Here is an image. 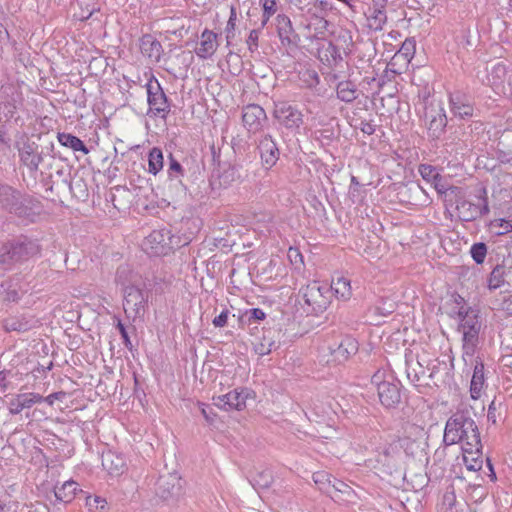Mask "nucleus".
<instances>
[{
    "label": "nucleus",
    "instance_id": "obj_55",
    "mask_svg": "<svg viewBox=\"0 0 512 512\" xmlns=\"http://www.w3.org/2000/svg\"><path fill=\"white\" fill-rule=\"evenodd\" d=\"M491 228L495 229L497 235H504L512 231V224L505 219H495L490 223Z\"/></svg>",
    "mask_w": 512,
    "mask_h": 512
},
{
    "label": "nucleus",
    "instance_id": "obj_26",
    "mask_svg": "<svg viewBox=\"0 0 512 512\" xmlns=\"http://www.w3.org/2000/svg\"><path fill=\"white\" fill-rule=\"evenodd\" d=\"M130 303L134 302L135 317L134 321L138 318L142 319L145 313V304L148 299V291L136 285H130Z\"/></svg>",
    "mask_w": 512,
    "mask_h": 512
},
{
    "label": "nucleus",
    "instance_id": "obj_36",
    "mask_svg": "<svg viewBox=\"0 0 512 512\" xmlns=\"http://www.w3.org/2000/svg\"><path fill=\"white\" fill-rule=\"evenodd\" d=\"M355 51H357V68L365 69L370 65L376 49L371 43H363L356 47Z\"/></svg>",
    "mask_w": 512,
    "mask_h": 512
},
{
    "label": "nucleus",
    "instance_id": "obj_60",
    "mask_svg": "<svg viewBox=\"0 0 512 512\" xmlns=\"http://www.w3.org/2000/svg\"><path fill=\"white\" fill-rule=\"evenodd\" d=\"M106 504V500L101 498L100 496H88L86 498V505L89 507L90 510L95 508L102 511L105 509Z\"/></svg>",
    "mask_w": 512,
    "mask_h": 512
},
{
    "label": "nucleus",
    "instance_id": "obj_64",
    "mask_svg": "<svg viewBox=\"0 0 512 512\" xmlns=\"http://www.w3.org/2000/svg\"><path fill=\"white\" fill-rule=\"evenodd\" d=\"M463 332V342H477L479 339L480 329L472 328L469 330H462Z\"/></svg>",
    "mask_w": 512,
    "mask_h": 512
},
{
    "label": "nucleus",
    "instance_id": "obj_51",
    "mask_svg": "<svg viewBox=\"0 0 512 512\" xmlns=\"http://www.w3.org/2000/svg\"><path fill=\"white\" fill-rule=\"evenodd\" d=\"M115 281L117 285L121 287V291L123 293V298L126 299V290L128 288V267L125 265H121L116 272Z\"/></svg>",
    "mask_w": 512,
    "mask_h": 512
},
{
    "label": "nucleus",
    "instance_id": "obj_48",
    "mask_svg": "<svg viewBox=\"0 0 512 512\" xmlns=\"http://www.w3.org/2000/svg\"><path fill=\"white\" fill-rule=\"evenodd\" d=\"M431 184L439 194H445L446 196H457L461 190L459 187L456 186H448L443 180L441 174L439 175V181L435 180Z\"/></svg>",
    "mask_w": 512,
    "mask_h": 512
},
{
    "label": "nucleus",
    "instance_id": "obj_27",
    "mask_svg": "<svg viewBox=\"0 0 512 512\" xmlns=\"http://www.w3.org/2000/svg\"><path fill=\"white\" fill-rule=\"evenodd\" d=\"M102 466L111 476H120L125 470V460L120 455L108 452L102 457Z\"/></svg>",
    "mask_w": 512,
    "mask_h": 512
},
{
    "label": "nucleus",
    "instance_id": "obj_24",
    "mask_svg": "<svg viewBox=\"0 0 512 512\" xmlns=\"http://www.w3.org/2000/svg\"><path fill=\"white\" fill-rule=\"evenodd\" d=\"M139 150L147 151L148 171L151 174L156 175L163 168L164 159L162 151L157 147H153L151 149L140 145L130 147V151H133L137 154Z\"/></svg>",
    "mask_w": 512,
    "mask_h": 512
},
{
    "label": "nucleus",
    "instance_id": "obj_39",
    "mask_svg": "<svg viewBox=\"0 0 512 512\" xmlns=\"http://www.w3.org/2000/svg\"><path fill=\"white\" fill-rule=\"evenodd\" d=\"M57 138H58L59 143L62 146L71 148L75 152L81 151L84 154H87L89 152V150L85 146L84 142L80 138H78L72 134L58 133Z\"/></svg>",
    "mask_w": 512,
    "mask_h": 512
},
{
    "label": "nucleus",
    "instance_id": "obj_11",
    "mask_svg": "<svg viewBox=\"0 0 512 512\" xmlns=\"http://www.w3.org/2000/svg\"><path fill=\"white\" fill-rule=\"evenodd\" d=\"M182 493L181 478L174 474L162 475L156 483V495L166 502H175Z\"/></svg>",
    "mask_w": 512,
    "mask_h": 512
},
{
    "label": "nucleus",
    "instance_id": "obj_15",
    "mask_svg": "<svg viewBox=\"0 0 512 512\" xmlns=\"http://www.w3.org/2000/svg\"><path fill=\"white\" fill-rule=\"evenodd\" d=\"M40 211V203L34 198L23 194L20 195V199H17L9 210L10 213L30 222L35 220Z\"/></svg>",
    "mask_w": 512,
    "mask_h": 512
},
{
    "label": "nucleus",
    "instance_id": "obj_6",
    "mask_svg": "<svg viewBox=\"0 0 512 512\" xmlns=\"http://www.w3.org/2000/svg\"><path fill=\"white\" fill-rule=\"evenodd\" d=\"M383 373L377 371L372 376V383L377 387L380 403L387 409L397 407L401 402L400 382L394 379L383 380Z\"/></svg>",
    "mask_w": 512,
    "mask_h": 512
},
{
    "label": "nucleus",
    "instance_id": "obj_3",
    "mask_svg": "<svg viewBox=\"0 0 512 512\" xmlns=\"http://www.w3.org/2000/svg\"><path fill=\"white\" fill-rule=\"evenodd\" d=\"M17 150L20 163L30 173H36L47 157L53 158L54 143L50 142L48 146L40 147L36 142L27 139L21 145H17Z\"/></svg>",
    "mask_w": 512,
    "mask_h": 512
},
{
    "label": "nucleus",
    "instance_id": "obj_16",
    "mask_svg": "<svg viewBox=\"0 0 512 512\" xmlns=\"http://www.w3.org/2000/svg\"><path fill=\"white\" fill-rule=\"evenodd\" d=\"M329 349L332 357L331 361L341 364L357 353L358 342L351 336H344Z\"/></svg>",
    "mask_w": 512,
    "mask_h": 512
},
{
    "label": "nucleus",
    "instance_id": "obj_30",
    "mask_svg": "<svg viewBox=\"0 0 512 512\" xmlns=\"http://www.w3.org/2000/svg\"><path fill=\"white\" fill-rule=\"evenodd\" d=\"M329 288L331 292H334L338 299L346 301L352 296L351 283L346 277L340 276L336 280L333 279Z\"/></svg>",
    "mask_w": 512,
    "mask_h": 512
},
{
    "label": "nucleus",
    "instance_id": "obj_38",
    "mask_svg": "<svg viewBox=\"0 0 512 512\" xmlns=\"http://www.w3.org/2000/svg\"><path fill=\"white\" fill-rule=\"evenodd\" d=\"M79 12L74 13V17L79 21H85L93 17L100 11V7L93 0H78Z\"/></svg>",
    "mask_w": 512,
    "mask_h": 512
},
{
    "label": "nucleus",
    "instance_id": "obj_2",
    "mask_svg": "<svg viewBox=\"0 0 512 512\" xmlns=\"http://www.w3.org/2000/svg\"><path fill=\"white\" fill-rule=\"evenodd\" d=\"M41 248L37 240L20 235L3 242L0 247V264L10 269L17 263L28 261L40 254Z\"/></svg>",
    "mask_w": 512,
    "mask_h": 512
},
{
    "label": "nucleus",
    "instance_id": "obj_41",
    "mask_svg": "<svg viewBox=\"0 0 512 512\" xmlns=\"http://www.w3.org/2000/svg\"><path fill=\"white\" fill-rule=\"evenodd\" d=\"M463 460L468 470L478 471L482 468V447L472 453L463 451Z\"/></svg>",
    "mask_w": 512,
    "mask_h": 512
},
{
    "label": "nucleus",
    "instance_id": "obj_42",
    "mask_svg": "<svg viewBox=\"0 0 512 512\" xmlns=\"http://www.w3.org/2000/svg\"><path fill=\"white\" fill-rule=\"evenodd\" d=\"M32 407L25 393L16 395L8 402L9 412L13 415L19 414L22 410Z\"/></svg>",
    "mask_w": 512,
    "mask_h": 512
},
{
    "label": "nucleus",
    "instance_id": "obj_19",
    "mask_svg": "<svg viewBox=\"0 0 512 512\" xmlns=\"http://www.w3.org/2000/svg\"><path fill=\"white\" fill-rule=\"evenodd\" d=\"M244 391L233 390L227 394L214 397V404L225 411L242 410L246 406Z\"/></svg>",
    "mask_w": 512,
    "mask_h": 512
},
{
    "label": "nucleus",
    "instance_id": "obj_56",
    "mask_svg": "<svg viewBox=\"0 0 512 512\" xmlns=\"http://www.w3.org/2000/svg\"><path fill=\"white\" fill-rule=\"evenodd\" d=\"M459 328L461 330H469L472 328L480 329L481 323L478 320V315L476 312H474L471 315H468L465 319H462L460 322Z\"/></svg>",
    "mask_w": 512,
    "mask_h": 512
},
{
    "label": "nucleus",
    "instance_id": "obj_44",
    "mask_svg": "<svg viewBox=\"0 0 512 512\" xmlns=\"http://www.w3.org/2000/svg\"><path fill=\"white\" fill-rule=\"evenodd\" d=\"M505 267L503 265H496L490 273L488 278V287L490 290H495L501 287L505 282Z\"/></svg>",
    "mask_w": 512,
    "mask_h": 512
},
{
    "label": "nucleus",
    "instance_id": "obj_63",
    "mask_svg": "<svg viewBox=\"0 0 512 512\" xmlns=\"http://www.w3.org/2000/svg\"><path fill=\"white\" fill-rule=\"evenodd\" d=\"M469 496L474 502L482 500L486 493L485 488L481 485H473L468 487Z\"/></svg>",
    "mask_w": 512,
    "mask_h": 512
},
{
    "label": "nucleus",
    "instance_id": "obj_23",
    "mask_svg": "<svg viewBox=\"0 0 512 512\" xmlns=\"http://www.w3.org/2000/svg\"><path fill=\"white\" fill-rule=\"evenodd\" d=\"M139 48L143 56L150 62L157 63L163 52L161 43L152 35L146 34L140 39Z\"/></svg>",
    "mask_w": 512,
    "mask_h": 512
},
{
    "label": "nucleus",
    "instance_id": "obj_43",
    "mask_svg": "<svg viewBox=\"0 0 512 512\" xmlns=\"http://www.w3.org/2000/svg\"><path fill=\"white\" fill-rule=\"evenodd\" d=\"M416 42L413 38H407L395 54L393 60L403 57L406 62H410L415 54Z\"/></svg>",
    "mask_w": 512,
    "mask_h": 512
},
{
    "label": "nucleus",
    "instance_id": "obj_9",
    "mask_svg": "<svg viewBox=\"0 0 512 512\" xmlns=\"http://www.w3.org/2000/svg\"><path fill=\"white\" fill-rule=\"evenodd\" d=\"M305 303L316 313L323 312L330 305L331 291L327 284L314 281L301 289Z\"/></svg>",
    "mask_w": 512,
    "mask_h": 512
},
{
    "label": "nucleus",
    "instance_id": "obj_29",
    "mask_svg": "<svg viewBox=\"0 0 512 512\" xmlns=\"http://www.w3.org/2000/svg\"><path fill=\"white\" fill-rule=\"evenodd\" d=\"M79 488V484L73 480L65 481L61 487H55L54 495L57 501L63 502L65 504L70 503Z\"/></svg>",
    "mask_w": 512,
    "mask_h": 512
},
{
    "label": "nucleus",
    "instance_id": "obj_52",
    "mask_svg": "<svg viewBox=\"0 0 512 512\" xmlns=\"http://www.w3.org/2000/svg\"><path fill=\"white\" fill-rule=\"evenodd\" d=\"M266 314L260 308H252L245 311V313L241 317L242 322H247L251 324L252 322H257L260 320H264Z\"/></svg>",
    "mask_w": 512,
    "mask_h": 512
},
{
    "label": "nucleus",
    "instance_id": "obj_8",
    "mask_svg": "<svg viewBox=\"0 0 512 512\" xmlns=\"http://www.w3.org/2000/svg\"><path fill=\"white\" fill-rule=\"evenodd\" d=\"M424 119L426 122L428 136L433 140L439 139L445 132L447 116L441 102L431 101L425 106Z\"/></svg>",
    "mask_w": 512,
    "mask_h": 512
},
{
    "label": "nucleus",
    "instance_id": "obj_57",
    "mask_svg": "<svg viewBox=\"0 0 512 512\" xmlns=\"http://www.w3.org/2000/svg\"><path fill=\"white\" fill-rule=\"evenodd\" d=\"M395 310V304L393 302L381 301L380 304L374 307V313L380 316H389Z\"/></svg>",
    "mask_w": 512,
    "mask_h": 512
},
{
    "label": "nucleus",
    "instance_id": "obj_34",
    "mask_svg": "<svg viewBox=\"0 0 512 512\" xmlns=\"http://www.w3.org/2000/svg\"><path fill=\"white\" fill-rule=\"evenodd\" d=\"M336 93L338 99L346 103H351L358 98L356 85L348 80L338 83Z\"/></svg>",
    "mask_w": 512,
    "mask_h": 512
},
{
    "label": "nucleus",
    "instance_id": "obj_20",
    "mask_svg": "<svg viewBox=\"0 0 512 512\" xmlns=\"http://www.w3.org/2000/svg\"><path fill=\"white\" fill-rule=\"evenodd\" d=\"M312 53H315L313 51ZM318 59L329 68H336L343 62L342 52L332 42H327L316 51Z\"/></svg>",
    "mask_w": 512,
    "mask_h": 512
},
{
    "label": "nucleus",
    "instance_id": "obj_13",
    "mask_svg": "<svg viewBox=\"0 0 512 512\" xmlns=\"http://www.w3.org/2000/svg\"><path fill=\"white\" fill-rule=\"evenodd\" d=\"M267 119L265 110L258 104H248L242 108V123L249 133L261 131Z\"/></svg>",
    "mask_w": 512,
    "mask_h": 512
},
{
    "label": "nucleus",
    "instance_id": "obj_62",
    "mask_svg": "<svg viewBox=\"0 0 512 512\" xmlns=\"http://www.w3.org/2000/svg\"><path fill=\"white\" fill-rule=\"evenodd\" d=\"M198 406L206 422L210 425L214 424L216 414L214 413L213 408L201 402H198Z\"/></svg>",
    "mask_w": 512,
    "mask_h": 512
},
{
    "label": "nucleus",
    "instance_id": "obj_59",
    "mask_svg": "<svg viewBox=\"0 0 512 512\" xmlns=\"http://www.w3.org/2000/svg\"><path fill=\"white\" fill-rule=\"evenodd\" d=\"M331 491H332V493L339 492V493L347 495V496H349L351 493H353V489L348 484H346L345 482H343L339 479H336V478H333Z\"/></svg>",
    "mask_w": 512,
    "mask_h": 512
},
{
    "label": "nucleus",
    "instance_id": "obj_46",
    "mask_svg": "<svg viewBox=\"0 0 512 512\" xmlns=\"http://www.w3.org/2000/svg\"><path fill=\"white\" fill-rule=\"evenodd\" d=\"M395 62L392 61L386 65L385 70L383 71L382 75L377 81L378 87L383 88L388 83H392L395 81L396 77L400 75V72H398L395 68Z\"/></svg>",
    "mask_w": 512,
    "mask_h": 512
},
{
    "label": "nucleus",
    "instance_id": "obj_37",
    "mask_svg": "<svg viewBox=\"0 0 512 512\" xmlns=\"http://www.w3.org/2000/svg\"><path fill=\"white\" fill-rule=\"evenodd\" d=\"M21 193L7 184L0 183V206L10 210L13 204L20 199Z\"/></svg>",
    "mask_w": 512,
    "mask_h": 512
},
{
    "label": "nucleus",
    "instance_id": "obj_5",
    "mask_svg": "<svg viewBox=\"0 0 512 512\" xmlns=\"http://www.w3.org/2000/svg\"><path fill=\"white\" fill-rule=\"evenodd\" d=\"M273 117L280 126L291 132H298L304 123L302 111L288 101L274 102Z\"/></svg>",
    "mask_w": 512,
    "mask_h": 512
},
{
    "label": "nucleus",
    "instance_id": "obj_28",
    "mask_svg": "<svg viewBox=\"0 0 512 512\" xmlns=\"http://www.w3.org/2000/svg\"><path fill=\"white\" fill-rule=\"evenodd\" d=\"M277 332L272 329L265 330L262 338L254 344V351L260 356H265L271 353L272 350L276 349L277 343L275 341V334Z\"/></svg>",
    "mask_w": 512,
    "mask_h": 512
},
{
    "label": "nucleus",
    "instance_id": "obj_1",
    "mask_svg": "<svg viewBox=\"0 0 512 512\" xmlns=\"http://www.w3.org/2000/svg\"><path fill=\"white\" fill-rule=\"evenodd\" d=\"M443 443L446 446L462 443V450L469 453L481 448L478 426L468 411H457L448 418Z\"/></svg>",
    "mask_w": 512,
    "mask_h": 512
},
{
    "label": "nucleus",
    "instance_id": "obj_25",
    "mask_svg": "<svg viewBox=\"0 0 512 512\" xmlns=\"http://www.w3.org/2000/svg\"><path fill=\"white\" fill-rule=\"evenodd\" d=\"M485 374L484 364L482 360L477 358L474 363L473 375L470 384V393L473 399H478L481 396V392L484 388Z\"/></svg>",
    "mask_w": 512,
    "mask_h": 512
},
{
    "label": "nucleus",
    "instance_id": "obj_45",
    "mask_svg": "<svg viewBox=\"0 0 512 512\" xmlns=\"http://www.w3.org/2000/svg\"><path fill=\"white\" fill-rule=\"evenodd\" d=\"M240 178V169L235 165H229L219 176L220 183L224 186H229Z\"/></svg>",
    "mask_w": 512,
    "mask_h": 512
},
{
    "label": "nucleus",
    "instance_id": "obj_53",
    "mask_svg": "<svg viewBox=\"0 0 512 512\" xmlns=\"http://www.w3.org/2000/svg\"><path fill=\"white\" fill-rule=\"evenodd\" d=\"M263 8L261 26L264 27L269 21L270 17L276 12V0H260Z\"/></svg>",
    "mask_w": 512,
    "mask_h": 512
},
{
    "label": "nucleus",
    "instance_id": "obj_40",
    "mask_svg": "<svg viewBox=\"0 0 512 512\" xmlns=\"http://www.w3.org/2000/svg\"><path fill=\"white\" fill-rule=\"evenodd\" d=\"M312 478L319 490L332 496L331 486L334 477L331 474L326 471H317L313 473Z\"/></svg>",
    "mask_w": 512,
    "mask_h": 512
},
{
    "label": "nucleus",
    "instance_id": "obj_31",
    "mask_svg": "<svg viewBox=\"0 0 512 512\" xmlns=\"http://www.w3.org/2000/svg\"><path fill=\"white\" fill-rule=\"evenodd\" d=\"M497 151L502 162L512 159V131H504L497 141Z\"/></svg>",
    "mask_w": 512,
    "mask_h": 512
},
{
    "label": "nucleus",
    "instance_id": "obj_47",
    "mask_svg": "<svg viewBox=\"0 0 512 512\" xmlns=\"http://www.w3.org/2000/svg\"><path fill=\"white\" fill-rule=\"evenodd\" d=\"M236 22H237L236 7L231 6L229 19H228L227 25L225 27L226 41H227L228 46L231 44V41L235 37Z\"/></svg>",
    "mask_w": 512,
    "mask_h": 512
},
{
    "label": "nucleus",
    "instance_id": "obj_22",
    "mask_svg": "<svg viewBox=\"0 0 512 512\" xmlns=\"http://www.w3.org/2000/svg\"><path fill=\"white\" fill-rule=\"evenodd\" d=\"M359 433L358 438L361 441L360 446L365 451L373 453L376 450H379L383 444L388 443L378 430L361 429Z\"/></svg>",
    "mask_w": 512,
    "mask_h": 512
},
{
    "label": "nucleus",
    "instance_id": "obj_21",
    "mask_svg": "<svg viewBox=\"0 0 512 512\" xmlns=\"http://www.w3.org/2000/svg\"><path fill=\"white\" fill-rule=\"evenodd\" d=\"M217 37L215 32L205 29L201 33L199 47L195 49L197 56L202 59L210 58L218 48Z\"/></svg>",
    "mask_w": 512,
    "mask_h": 512
},
{
    "label": "nucleus",
    "instance_id": "obj_12",
    "mask_svg": "<svg viewBox=\"0 0 512 512\" xmlns=\"http://www.w3.org/2000/svg\"><path fill=\"white\" fill-rule=\"evenodd\" d=\"M170 245L171 234L165 229L152 231L142 242L143 250L153 256L166 254Z\"/></svg>",
    "mask_w": 512,
    "mask_h": 512
},
{
    "label": "nucleus",
    "instance_id": "obj_50",
    "mask_svg": "<svg viewBox=\"0 0 512 512\" xmlns=\"http://www.w3.org/2000/svg\"><path fill=\"white\" fill-rule=\"evenodd\" d=\"M470 254L476 264H482L487 255V246L483 242L475 243L471 246Z\"/></svg>",
    "mask_w": 512,
    "mask_h": 512
},
{
    "label": "nucleus",
    "instance_id": "obj_14",
    "mask_svg": "<svg viewBox=\"0 0 512 512\" xmlns=\"http://www.w3.org/2000/svg\"><path fill=\"white\" fill-rule=\"evenodd\" d=\"M257 149L260 155L262 166L269 170L279 160L280 150L277 146L276 141L270 134H265L260 137Z\"/></svg>",
    "mask_w": 512,
    "mask_h": 512
},
{
    "label": "nucleus",
    "instance_id": "obj_58",
    "mask_svg": "<svg viewBox=\"0 0 512 512\" xmlns=\"http://www.w3.org/2000/svg\"><path fill=\"white\" fill-rule=\"evenodd\" d=\"M260 30L253 29L250 31L248 38L246 39L247 48L251 53L258 50Z\"/></svg>",
    "mask_w": 512,
    "mask_h": 512
},
{
    "label": "nucleus",
    "instance_id": "obj_54",
    "mask_svg": "<svg viewBox=\"0 0 512 512\" xmlns=\"http://www.w3.org/2000/svg\"><path fill=\"white\" fill-rule=\"evenodd\" d=\"M315 139L322 145H329L335 139L333 128H323L315 131Z\"/></svg>",
    "mask_w": 512,
    "mask_h": 512
},
{
    "label": "nucleus",
    "instance_id": "obj_4",
    "mask_svg": "<svg viewBox=\"0 0 512 512\" xmlns=\"http://www.w3.org/2000/svg\"><path fill=\"white\" fill-rule=\"evenodd\" d=\"M144 77L145 84L141 86V88L145 89L149 112L165 119L170 112V104L167 96L160 86V83L154 78L151 72H145Z\"/></svg>",
    "mask_w": 512,
    "mask_h": 512
},
{
    "label": "nucleus",
    "instance_id": "obj_61",
    "mask_svg": "<svg viewBox=\"0 0 512 512\" xmlns=\"http://www.w3.org/2000/svg\"><path fill=\"white\" fill-rule=\"evenodd\" d=\"M477 342H463V360L467 363L468 359L473 363V356L476 351Z\"/></svg>",
    "mask_w": 512,
    "mask_h": 512
},
{
    "label": "nucleus",
    "instance_id": "obj_33",
    "mask_svg": "<svg viewBox=\"0 0 512 512\" xmlns=\"http://www.w3.org/2000/svg\"><path fill=\"white\" fill-rule=\"evenodd\" d=\"M33 323L31 319L26 317H11L3 321V328L6 332H26L32 329Z\"/></svg>",
    "mask_w": 512,
    "mask_h": 512
},
{
    "label": "nucleus",
    "instance_id": "obj_10",
    "mask_svg": "<svg viewBox=\"0 0 512 512\" xmlns=\"http://www.w3.org/2000/svg\"><path fill=\"white\" fill-rule=\"evenodd\" d=\"M480 203L475 204L465 199L457 200L456 210L458 217L462 221H473L480 218L483 215L489 213V205L487 200L486 189L482 190V194L479 196Z\"/></svg>",
    "mask_w": 512,
    "mask_h": 512
},
{
    "label": "nucleus",
    "instance_id": "obj_17",
    "mask_svg": "<svg viewBox=\"0 0 512 512\" xmlns=\"http://www.w3.org/2000/svg\"><path fill=\"white\" fill-rule=\"evenodd\" d=\"M449 105L450 111L455 117L460 119H468L473 116L474 105L471 99L461 92L450 94Z\"/></svg>",
    "mask_w": 512,
    "mask_h": 512
},
{
    "label": "nucleus",
    "instance_id": "obj_49",
    "mask_svg": "<svg viewBox=\"0 0 512 512\" xmlns=\"http://www.w3.org/2000/svg\"><path fill=\"white\" fill-rule=\"evenodd\" d=\"M418 172L421 177L428 183H432L435 180L439 181V175L437 168L429 164H420Z\"/></svg>",
    "mask_w": 512,
    "mask_h": 512
},
{
    "label": "nucleus",
    "instance_id": "obj_18",
    "mask_svg": "<svg viewBox=\"0 0 512 512\" xmlns=\"http://www.w3.org/2000/svg\"><path fill=\"white\" fill-rule=\"evenodd\" d=\"M276 28L281 44L286 47H296L299 41L298 34L295 33L290 18L284 14L276 17Z\"/></svg>",
    "mask_w": 512,
    "mask_h": 512
},
{
    "label": "nucleus",
    "instance_id": "obj_7",
    "mask_svg": "<svg viewBox=\"0 0 512 512\" xmlns=\"http://www.w3.org/2000/svg\"><path fill=\"white\" fill-rule=\"evenodd\" d=\"M397 447L388 442L372 453V456L366 460L369 467L385 474H393L397 470Z\"/></svg>",
    "mask_w": 512,
    "mask_h": 512
},
{
    "label": "nucleus",
    "instance_id": "obj_35",
    "mask_svg": "<svg viewBox=\"0 0 512 512\" xmlns=\"http://www.w3.org/2000/svg\"><path fill=\"white\" fill-rule=\"evenodd\" d=\"M507 75V68L506 66L498 62L492 66V68L488 72V82L491 85L493 89H499L503 86V83L505 81Z\"/></svg>",
    "mask_w": 512,
    "mask_h": 512
},
{
    "label": "nucleus",
    "instance_id": "obj_32",
    "mask_svg": "<svg viewBox=\"0 0 512 512\" xmlns=\"http://www.w3.org/2000/svg\"><path fill=\"white\" fill-rule=\"evenodd\" d=\"M368 27L374 31H380L383 29L387 22L386 11L383 7L373 6L369 8V14L367 16Z\"/></svg>",
    "mask_w": 512,
    "mask_h": 512
}]
</instances>
